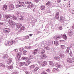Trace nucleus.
<instances>
[{
  "label": "nucleus",
  "mask_w": 74,
  "mask_h": 74,
  "mask_svg": "<svg viewBox=\"0 0 74 74\" xmlns=\"http://www.w3.org/2000/svg\"><path fill=\"white\" fill-rule=\"evenodd\" d=\"M25 5L27 6V8H32L34 7L33 4L31 2L26 1L25 3Z\"/></svg>",
  "instance_id": "obj_1"
},
{
  "label": "nucleus",
  "mask_w": 74,
  "mask_h": 74,
  "mask_svg": "<svg viewBox=\"0 0 74 74\" xmlns=\"http://www.w3.org/2000/svg\"><path fill=\"white\" fill-rule=\"evenodd\" d=\"M15 42L14 40H13L12 41H7L5 43V46H9V45H12L13 43Z\"/></svg>",
  "instance_id": "obj_2"
},
{
  "label": "nucleus",
  "mask_w": 74,
  "mask_h": 74,
  "mask_svg": "<svg viewBox=\"0 0 74 74\" xmlns=\"http://www.w3.org/2000/svg\"><path fill=\"white\" fill-rule=\"evenodd\" d=\"M52 45V43L47 44V45H46V46H44V48H45V49H47L48 50L50 49V48L49 47L50 46H51Z\"/></svg>",
  "instance_id": "obj_3"
},
{
  "label": "nucleus",
  "mask_w": 74,
  "mask_h": 74,
  "mask_svg": "<svg viewBox=\"0 0 74 74\" xmlns=\"http://www.w3.org/2000/svg\"><path fill=\"white\" fill-rule=\"evenodd\" d=\"M18 2L20 4H21V5H17L16 6V8H18L19 7H21L22 6H24L25 5V3H24V2H21L20 1H19Z\"/></svg>",
  "instance_id": "obj_4"
},
{
  "label": "nucleus",
  "mask_w": 74,
  "mask_h": 74,
  "mask_svg": "<svg viewBox=\"0 0 74 74\" xmlns=\"http://www.w3.org/2000/svg\"><path fill=\"white\" fill-rule=\"evenodd\" d=\"M26 62H27V63H26L25 62V66H27L31 63V60H30V59H27L26 60Z\"/></svg>",
  "instance_id": "obj_5"
},
{
  "label": "nucleus",
  "mask_w": 74,
  "mask_h": 74,
  "mask_svg": "<svg viewBox=\"0 0 74 74\" xmlns=\"http://www.w3.org/2000/svg\"><path fill=\"white\" fill-rule=\"evenodd\" d=\"M38 66V65L37 64H35L31 65V66H29V67L30 69H34L36 67Z\"/></svg>",
  "instance_id": "obj_6"
},
{
  "label": "nucleus",
  "mask_w": 74,
  "mask_h": 74,
  "mask_svg": "<svg viewBox=\"0 0 74 74\" xmlns=\"http://www.w3.org/2000/svg\"><path fill=\"white\" fill-rule=\"evenodd\" d=\"M3 32L5 33H8L10 32V30L9 28H5L3 29Z\"/></svg>",
  "instance_id": "obj_7"
},
{
  "label": "nucleus",
  "mask_w": 74,
  "mask_h": 74,
  "mask_svg": "<svg viewBox=\"0 0 74 74\" xmlns=\"http://www.w3.org/2000/svg\"><path fill=\"white\" fill-rule=\"evenodd\" d=\"M61 38H63L65 40H67V37L66 36V35L65 34H61L60 35Z\"/></svg>",
  "instance_id": "obj_8"
},
{
  "label": "nucleus",
  "mask_w": 74,
  "mask_h": 74,
  "mask_svg": "<svg viewBox=\"0 0 74 74\" xmlns=\"http://www.w3.org/2000/svg\"><path fill=\"white\" fill-rule=\"evenodd\" d=\"M65 19L64 16H61L60 17V21L62 23H63V22H64V21Z\"/></svg>",
  "instance_id": "obj_9"
},
{
  "label": "nucleus",
  "mask_w": 74,
  "mask_h": 74,
  "mask_svg": "<svg viewBox=\"0 0 74 74\" xmlns=\"http://www.w3.org/2000/svg\"><path fill=\"white\" fill-rule=\"evenodd\" d=\"M12 58H10L9 59H8L7 61V64H10L11 62H12Z\"/></svg>",
  "instance_id": "obj_10"
},
{
  "label": "nucleus",
  "mask_w": 74,
  "mask_h": 74,
  "mask_svg": "<svg viewBox=\"0 0 74 74\" xmlns=\"http://www.w3.org/2000/svg\"><path fill=\"white\" fill-rule=\"evenodd\" d=\"M40 58L42 59H45L47 58V56L46 54H44L42 55H40Z\"/></svg>",
  "instance_id": "obj_11"
},
{
  "label": "nucleus",
  "mask_w": 74,
  "mask_h": 74,
  "mask_svg": "<svg viewBox=\"0 0 74 74\" xmlns=\"http://www.w3.org/2000/svg\"><path fill=\"white\" fill-rule=\"evenodd\" d=\"M40 49H41L40 52V53L41 54V55L44 54L45 52V50H44V49H43L42 48H40Z\"/></svg>",
  "instance_id": "obj_12"
},
{
  "label": "nucleus",
  "mask_w": 74,
  "mask_h": 74,
  "mask_svg": "<svg viewBox=\"0 0 74 74\" xmlns=\"http://www.w3.org/2000/svg\"><path fill=\"white\" fill-rule=\"evenodd\" d=\"M38 52V49H35L32 51V54L33 55H36Z\"/></svg>",
  "instance_id": "obj_13"
},
{
  "label": "nucleus",
  "mask_w": 74,
  "mask_h": 74,
  "mask_svg": "<svg viewBox=\"0 0 74 74\" xmlns=\"http://www.w3.org/2000/svg\"><path fill=\"white\" fill-rule=\"evenodd\" d=\"M66 60L68 63H73V60L71 59V58H68Z\"/></svg>",
  "instance_id": "obj_14"
},
{
  "label": "nucleus",
  "mask_w": 74,
  "mask_h": 74,
  "mask_svg": "<svg viewBox=\"0 0 74 74\" xmlns=\"http://www.w3.org/2000/svg\"><path fill=\"white\" fill-rule=\"evenodd\" d=\"M59 71V69L58 68H54L53 69V73H57Z\"/></svg>",
  "instance_id": "obj_15"
},
{
  "label": "nucleus",
  "mask_w": 74,
  "mask_h": 74,
  "mask_svg": "<svg viewBox=\"0 0 74 74\" xmlns=\"http://www.w3.org/2000/svg\"><path fill=\"white\" fill-rule=\"evenodd\" d=\"M37 56V58H35V59L36 60H37V61H39V62H40V60H41V57L40 56Z\"/></svg>",
  "instance_id": "obj_16"
},
{
  "label": "nucleus",
  "mask_w": 74,
  "mask_h": 74,
  "mask_svg": "<svg viewBox=\"0 0 74 74\" xmlns=\"http://www.w3.org/2000/svg\"><path fill=\"white\" fill-rule=\"evenodd\" d=\"M25 64V62H20L19 64V67H21L22 66H23Z\"/></svg>",
  "instance_id": "obj_17"
},
{
  "label": "nucleus",
  "mask_w": 74,
  "mask_h": 74,
  "mask_svg": "<svg viewBox=\"0 0 74 74\" xmlns=\"http://www.w3.org/2000/svg\"><path fill=\"white\" fill-rule=\"evenodd\" d=\"M14 8V6L13 4L10 5L9 6V9L10 10H12Z\"/></svg>",
  "instance_id": "obj_18"
},
{
  "label": "nucleus",
  "mask_w": 74,
  "mask_h": 74,
  "mask_svg": "<svg viewBox=\"0 0 74 74\" xmlns=\"http://www.w3.org/2000/svg\"><path fill=\"white\" fill-rule=\"evenodd\" d=\"M68 34L69 36H71L73 35V32L72 30H69Z\"/></svg>",
  "instance_id": "obj_19"
},
{
  "label": "nucleus",
  "mask_w": 74,
  "mask_h": 74,
  "mask_svg": "<svg viewBox=\"0 0 74 74\" xmlns=\"http://www.w3.org/2000/svg\"><path fill=\"white\" fill-rule=\"evenodd\" d=\"M3 10H4V11H5L7 10V5H3Z\"/></svg>",
  "instance_id": "obj_20"
},
{
  "label": "nucleus",
  "mask_w": 74,
  "mask_h": 74,
  "mask_svg": "<svg viewBox=\"0 0 74 74\" xmlns=\"http://www.w3.org/2000/svg\"><path fill=\"white\" fill-rule=\"evenodd\" d=\"M47 64V62L46 61H43L42 63V66H44Z\"/></svg>",
  "instance_id": "obj_21"
},
{
  "label": "nucleus",
  "mask_w": 74,
  "mask_h": 74,
  "mask_svg": "<svg viewBox=\"0 0 74 74\" xmlns=\"http://www.w3.org/2000/svg\"><path fill=\"white\" fill-rule=\"evenodd\" d=\"M16 27L18 29H20L22 27V24H17L16 25Z\"/></svg>",
  "instance_id": "obj_22"
},
{
  "label": "nucleus",
  "mask_w": 74,
  "mask_h": 74,
  "mask_svg": "<svg viewBox=\"0 0 74 74\" xmlns=\"http://www.w3.org/2000/svg\"><path fill=\"white\" fill-rule=\"evenodd\" d=\"M59 56H60V57L61 58H62V59H63L65 56L62 53L60 54L59 55Z\"/></svg>",
  "instance_id": "obj_23"
},
{
  "label": "nucleus",
  "mask_w": 74,
  "mask_h": 74,
  "mask_svg": "<svg viewBox=\"0 0 74 74\" xmlns=\"http://www.w3.org/2000/svg\"><path fill=\"white\" fill-rule=\"evenodd\" d=\"M8 69H9V70H11L13 69V68H14V67L12 65H10L8 66Z\"/></svg>",
  "instance_id": "obj_24"
},
{
  "label": "nucleus",
  "mask_w": 74,
  "mask_h": 74,
  "mask_svg": "<svg viewBox=\"0 0 74 74\" xmlns=\"http://www.w3.org/2000/svg\"><path fill=\"white\" fill-rule=\"evenodd\" d=\"M59 12H58L56 14L55 17L56 19H59Z\"/></svg>",
  "instance_id": "obj_25"
},
{
  "label": "nucleus",
  "mask_w": 74,
  "mask_h": 74,
  "mask_svg": "<svg viewBox=\"0 0 74 74\" xmlns=\"http://www.w3.org/2000/svg\"><path fill=\"white\" fill-rule=\"evenodd\" d=\"M13 21L12 18H10L9 19L8 23L10 25Z\"/></svg>",
  "instance_id": "obj_26"
},
{
  "label": "nucleus",
  "mask_w": 74,
  "mask_h": 74,
  "mask_svg": "<svg viewBox=\"0 0 74 74\" xmlns=\"http://www.w3.org/2000/svg\"><path fill=\"white\" fill-rule=\"evenodd\" d=\"M18 39L20 40H21V41H23V40H25V37H18Z\"/></svg>",
  "instance_id": "obj_27"
},
{
  "label": "nucleus",
  "mask_w": 74,
  "mask_h": 74,
  "mask_svg": "<svg viewBox=\"0 0 74 74\" xmlns=\"http://www.w3.org/2000/svg\"><path fill=\"white\" fill-rule=\"evenodd\" d=\"M56 66L58 68H60V67H62V65L58 64H56Z\"/></svg>",
  "instance_id": "obj_28"
},
{
  "label": "nucleus",
  "mask_w": 74,
  "mask_h": 74,
  "mask_svg": "<svg viewBox=\"0 0 74 74\" xmlns=\"http://www.w3.org/2000/svg\"><path fill=\"white\" fill-rule=\"evenodd\" d=\"M54 59L56 60H60V57L58 56H56V57L54 58Z\"/></svg>",
  "instance_id": "obj_29"
},
{
  "label": "nucleus",
  "mask_w": 74,
  "mask_h": 74,
  "mask_svg": "<svg viewBox=\"0 0 74 74\" xmlns=\"http://www.w3.org/2000/svg\"><path fill=\"white\" fill-rule=\"evenodd\" d=\"M25 27H22L20 29L19 31H18V32L19 33V32H22L21 30H25Z\"/></svg>",
  "instance_id": "obj_30"
},
{
  "label": "nucleus",
  "mask_w": 74,
  "mask_h": 74,
  "mask_svg": "<svg viewBox=\"0 0 74 74\" xmlns=\"http://www.w3.org/2000/svg\"><path fill=\"white\" fill-rule=\"evenodd\" d=\"M54 38L55 40H59L60 38L58 36H55L54 37Z\"/></svg>",
  "instance_id": "obj_31"
},
{
  "label": "nucleus",
  "mask_w": 74,
  "mask_h": 74,
  "mask_svg": "<svg viewBox=\"0 0 74 74\" xmlns=\"http://www.w3.org/2000/svg\"><path fill=\"white\" fill-rule=\"evenodd\" d=\"M8 57V55H5L4 54L3 55V58H4V59H6V58H7Z\"/></svg>",
  "instance_id": "obj_32"
},
{
  "label": "nucleus",
  "mask_w": 74,
  "mask_h": 74,
  "mask_svg": "<svg viewBox=\"0 0 74 74\" xmlns=\"http://www.w3.org/2000/svg\"><path fill=\"white\" fill-rule=\"evenodd\" d=\"M21 53H17V58H18V59H19L20 58H21Z\"/></svg>",
  "instance_id": "obj_33"
},
{
  "label": "nucleus",
  "mask_w": 74,
  "mask_h": 74,
  "mask_svg": "<svg viewBox=\"0 0 74 74\" xmlns=\"http://www.w3.org/2000/svg\"><path fill=\"white\" fill-rule=\"evenodd\" d=\"M10 25L11 26H15L16 25V24L15 22L14 21H12V22L11 23V24H10Z\"/></svg>",
  "instance_id": "obj_34"
},
{
  "label": "nucleus",
  "mask_w": 74,
  "mask_h": 74,
  "mask_svg": "<svg viewBox=\"0 0 74 74\" xmlns=\"http://www.w3.org/2000/svg\"><path fill=\"white\" fill-rule=\"evenodd\" d=\"M37 56H35L32 55L30 56V58L31 59H35V58H37Z\"/></svg>",
  "instance_id": "obj_35"
},
{
  "label": "nucleus",
  "mask_w": 74,
  "mask_h": 74,
  "mask_svg": "<svg viewBox=\"0 0 74 74\" xmlns=\"http://www.w3.org/2000/svg\"><path fill=\"white\" fill-rule=\"evenodd\" d=\"M54 45L56 46H57V45H59V43L58 41L56 40L54 42Z\"/></svg>",
  "instance_id": "obj_36"
},
{
  "label": "nucleus",
  "mask_w": 74,
  "mask_h": 74,
  "mask_svg": "<svg viewBox=\"0 0 74 74\" xmlns=\"http://www.w3.org/2000/svg\"><path fill=\"white\" fill-rule=\"evenodd\" d=\"M11 17V16L10 15H7L5 16V18L7 19H8V18H10Z\"/></svg>",
  "instance_id": "obj_37"
},
{
  "label": "nucleus",
  "mask_w": 74,
  "mask_h": 74,
  "mask_svg": "<svg viewBox=\"0 0 74 74\" xmlns=\"http://www.w3.org/2000/svg\"><path fill=\"white\" fill-rule=\"evenodd\" d=\"M24 18L25 17L23 16H21L19 18V19H20L21 21H23V20H24Z\"/></svg>",
  "instance_id": "obj_38"
},
{
  "label": "nucleus",
  "mask_w": 74,
  "mask_h": 74,
  "mask_svg": "<svg viewBox=\"0 0 74 74\" xmlns=\"http://www.w3.org/2000/svg\"><path fill=\"white\" fill-rule=\"evenodd\" d=\"M45 8V6H42L40 7V9H41V10H44Z\"/></svg>",
  "instance_id": "obj_39"
},
{
  "label": "nucleus",
  "mask_w": 74,
  "mask_h": 74,
  "mask_svg": "<svg viewBox=\"0 0 74 74\" xmlns=\"http://www.w3.org/2000/svg\"><path fill=\"white\" fill-rule=\"evenodd\" d=\"M69 51H70V47H68L67 48V49L66 51V53H69Z\"/></svg>",
  "instance_id": "obj_40"
},
{
  "label": "nucleus",
  "mask_w": 74,
  "mask_h": 74,
  "mask_svg": "<svg viewBox=\"0 0 74 74\" xmlns=\"http://www.w3.org/2000/svg\"><path fill=\"white\" fill-rule=\"evenodd\" d=\"M55 29L56 30H58V24H56L55 25Z\"/></svg>",
  "instance_id": "obj_41"
},
{
  "label": "nucleus",
  "mask_w": 74,
  "mask_h": 74,
  "mask_svg": "<svg viewBox=\"0 0 74 74\" xmlns=\"http://www.w3.org/2000/svg\"><path fill=\"white\" fill-rule=\"evenodd\" d=\"M49 64L50 66H53V62L52 61H50L49 62Z\"/></svg>",
  "instance_id": "obj_42"
},
{
  "label": "nucleus",
  "mask_w": 74,
  "mask_h": 74,
  "mask_svg": "<svg viewBox=\"0 0 74 74\" xmlns=\"http://www.w3.org/2000/svg\"><path fill=\"white\" fill-rule=\"evenodd\" d=\"M30 48H31V46H25V49H29Z\"/></svg>",
  "instance_id": "obj_43"
},
{
  "label": "nucleus",
  "mask_w": 74,
  "mask_h": 74,
  "mask_svg": "<svg viewBox=\"0 0 74 74\" xmlns=\"http://www.w3.org/2000/svg\"><path fill=\"white\" fill-rule=\"evenodd\" d=\"M12 18L14 20H16L17 19V17L15 16H14Z\"/></svg>",
  "instance_id": "obj_44"
},
{
  "label": "nucleus",
  "mask_w": 74,
  "mask_h": 74,
  "mask_svg": "<svg viewBox=\"0 0 74 74\" xmlns=\"http://www.w3.org/2000/svg\"><path fill=\"white\" fill-rule=\"evenodd\" d=\"M68 22V21L65 20H64L63 23H64V25H65V24H67V22Z\"/></svg>",
  "instance_id": "obj_45"
},
{
  "label": "nucleus",
  "mask_w": 74,
  "mask_h": 74,
  "mask_svg": "<svg viewBox=\"0 0 74 74\" xmlns=\"http://www.w3.org/2000/svg\"><path fill=\"white\" fill-rule=\"evenodd\" d=\"M51 3L49 2V1H48L47 3H46V5H49V6L51 5Z\"/></svg>",
  "instance_id": "obj_46"
},
{
  "label": "nucleus",
  "mask_w": 74,
  "mask_h": 74,
  "mask_svg": "<svg viewBox=\"0 0 74 74\" xmlns=\"http://www.w3.org/2000/svg\"><path fill=\"white\" fill-rule=\"evenodd\" d=\"M24 48L23 47L21 48L20 49V52H22L23 51V50H24Z\"/></svg>",
  "instance_id": "obj_47"
},
{
  "label": "nucleus",
  "mask_w": 74,
  "mask_h": 74,
  "mask_svg": "<svg viewBox=\"0 0 74 74\" xmlns=\"http://www.w3.org/2000/svg\"><path fill=\"white\" fill-rule=\"evenodd\" d=\"M19 38V37H17V38H16L15 39V40H14V42H17V41H18V40H19L18 39V38Z\"/></svg>",
  "instance_id": "obj_48"
},
{
  "label": "nucleus",
  "mask_w": 74,
  "mask_h": 74,
  "mask_svg": "<svg viewBox=\"0 0 74 74\" xmlns=\"http://www.w3.org/2000/svg\"><path fill=\"white\" fill-rule=\"evenodd\" d=\"M48 72V73H51V71L49 69H48L46 70Z\"/></svg>",
  "instance_id": "obj_49"
},
{
  "label": "nucleus",
  "mask_w": 74,
  "mask_h": 74,
  "mask_svg": "<svg viewBox=\"0 0 74 74\" xmlns=\"http://www.w3.org/2000/svg\"><path fill=\"white\" fill-rule=\"evenodd\" d=\"M69 55L70 56H71V57H72L73 56V53H72V52H71V51H70V53H69Z\"/></svg>",
  "instance_id": "obj_50"
},
{
  "label": "nucleus",
  "mask_w": 74,
  "mask_h": 74,
  "mask_svg": "<svg viewBox=\"0 0 74 74\" xmlns=\"http://www.w3.org/2000/svg\"><path fill=\"white\" fill-rule=\"evenodd\" d=\"M41 74H48V73L45 71H43L42 72Z\"/></svg>",
  "instance_id": "obj_51"
},
{
  "label": "nucleus",
  "mask_w": 74,
  "mask_h": 74,
  "mask_svg": "<svg viewBox=\"0 0 74 74\" xmlns=\"http://www.w3.org/2000/svg\"><path fill=\"white\" fill-rule=\"evenodd\" d=\"M21 59L23 60H25V59H26H26H27V58L26 57H23Z\"/></svg>",
  "instance_id": "obj_52"
},
{
  "label": "nucleus",
  "mask_w": 74,
  "mask_h": 74,
  "mask_svg": "<svg viewBox=\"0 0 74 74\" xmlns=\"http://www.w3.org/2000/svg\"><path fill=\"white\" fill-rule=\"evenodd\" d=\"M18 72L16 71L12 73V74H18Z\"/></svg>",
  "instance_id": "obj_53"
},
{
  "label": "nucleus",
  "mask_w": 74,
  "mask_h": 74,
  "mask_svg": "<svg viewBox=\"0 0 74 74\" xmlns=\"http://www.w3.org/2000/svg\"><path fill=\"white\" fill-rule=\"evenodd\" d=\"M25 38H26V39H28V38H29V36H25Z\"/></svg>",
  "instance_id": "obj_54"
},
{
  "label": "nucleus",
  "mask_w": 74,
  "mask_h": 74,
  "mask_svg": "<svg viewBox=\"0 0 74 74\" xmlns=\"http://www.w3.org/2000/svg\"><path fill=\"white\" fill-rule=\"evenodd\" d=\"M14 51H15V52H17L18 51V49H15L14 50Z\"/></svg>",
  "instance_id": "obj_55"
},
{
  "label": "nucleus",
  "mask_w": 74,
  "mask_h": 74,
  "mask_svg": "<svg viewBox=\"0 0 74 74\" xmlns=\"http://www.w3.org/2000/svg\"><path fill=\"white\" fill-rule=\"evenodd\" d=\"M70 7V3H68V7Z\"/></svg>",
  "instance_id": "obj_56"
},
{
  "label": "nucleus",
  "mask_w": 74,
  "mask_h": 74,
  "mask_svg": "<svg viewBox=\"0 0 74 74\" xmlns=\"http://www.w3.org/2000/svg\"><path fill=\"white\" fill-rule=\"evenodd\" d=\"M26 52H27V51H24L23 52V53L25 55V54H26Z\"/></svg>",
  "instance_id": "obj_57"
},
{
  "label": "nucleus",
  "mask_w": 74,
  "mask_h": 74,
  "mask_svg": "<svg viewBox=\"0 0 74 74\" xmlns=\"http://www.w3.org/2000/svg\"><path fill=\"white\" fill-rule=\"evenodd\" d=\"M71 14H74V10H71Z\"/></svg>",
  "instance_id": "obj_58"
},
{
  "label": "nucleus",
  "mask_w": 74,
  "mask_h": 74,
  "mask_svg": "<svg viewBox=\"0 0 74 74\" xmlns=\"http://www.w3.org/2000/svg\"><path fill=\"white\" fill-rule=\"evenodd\" d=\"M64 47H65V46H61V48L63 49L64 48Z\"/></svg>",
  "instance_id": "obj_59"
},
{
  "label": "nucleus",
  "mask_w": 74,
  "mask_h": 74,
  "mask_svg": "<svg viewBox=\"0 0 74 74\" xmlns=\"http://www.w3.org/2000/svg\"><path fill=\"white\" fill-rule=\"evenodd\" d=\"M4 25V23L2 22H0V25Z\"/></svg>",
  "instance_id": "obj_60"
},
{
  "label": "nucleus",
  "mask_w": 74,
  "mask_h": 74,
  "mask_svg": "<svg viewBox=\"0 0 74 74\" xmlns=\"http://www.w3.org/2000/svg\"><path fill=\"white\" fill-rule=\"evenodd\" d=\"M34 1L36 3H38V1H39V0H34Z\"/></svg>",
  "instance_id": "obj_61"
},
{
  "label": "nucleus",
  "mask_w": 74,
  "mask_h": 74,
  "mask_svg": "<svg viewBox=\"0 0 74 74\" xmlns=\"http://www.w3.org/2000/svg\"><path fill=\"white\" fill-rule=\"evenodd\" d=\"M57 1L58 3H60L61 2V0H57Z\"/></svg>",
  "instance_id": "obj_62"
},
{
  "label": "nucleus",
  "mask_w": 74,
  "mask_h": 74,
  "mask_svg": "<svg viewBox=\"0 0 74 74\" xmlns=\"http://www.w3.org/2000/svg\"><path fill=\"white\" fill-rule=\"evenodd\" d=\"M37 71V70L35 69L34 70V73H36Z\"/></svg>",
  "instance_id": "obj_63"
},
{
  "label": "nucleus",
  "mask_w": 74,
  "mask_h": 74,
  "mask_svg": "<svg viewBox=\"0 0 74 74\" xmlns=\"http://www.w3.org/2000/svg\"><path fill=\"white\" fill-rule=\"evenodd\" d=\"M16 14L17 15H19V12L18 11H17L16 12Z\"/></svg>",
  "instance_id": "obj_64"
}]
</instances>
